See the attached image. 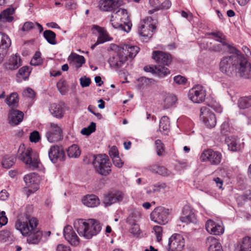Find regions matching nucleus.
<instances>
[{"instance_id": "aec40b11", "label": "nucleus", "mask_w": 251, "mask_h": 251, "mask_svg": "<svg viewBox=\"0 0 251 251\" xmlns=\"http://www.w3.org/2000/svg\"><path fill=\"white\" fill-rule=\"evenodd\" d=\"M152 58L157 63L163 65H168L172 61V57L169 53L159 50L153 52Z\"/></svg>"}, {"instance_id": "13d9d810", "label": "nucleus", "mask_w": 251, "mask_h": 251, "mask_svg": "<svg viewBox=\"0 0 251 251\" xmlns=\"http://www.w3.org/2000/svg\"><path fill=\"white\" fill-rule=\"evenodd\" d=\"M223 46H224L222 44H212V45L210 46V48H209V50L215 52H220L223 50Z\"/></svg>"}, {"instance_id": "49530a36", "label": "nucleus", "mask_w": 251, "mask_h": 251, "mask_svg": "<svg viewBox=\"0 0 251 251\" xmlns=\"http://www.w3.org/2000/svg\"><path fill=\"white\" fill-rule=\"evenodd\" d=\"M69 59H71L72 61L75 62L77 67H81L85 62V58L83 56L76 54H72L69 56Z\"/></svg>"}, {"instance_id": "37998d69", "label": "nucleus", "mask_w": 251, "mask_h": 251, "mask_svg": "<svg viewBox=\"0 0 251 251\" xmlns=\"http://www.w3.org/2000/svg\"><path fill=\"white\" fill-rule=\"evenodd\" d=\"M170 121L169 119L167 116H163L159 123V130L162 131H168L169 129Z\"/></svg>"}, {"instance_id": "0e129e2a", "label": "nucleus", "mask_w": 251, "mask_h": 251, "mask_svg": "<svg viewBox=\"0 0 251 251\" xmlns=\"http://www.w3.org/2000/svg\"><path fill=\"white\" fill-rule=\"evenodd\" d=\"M76 7V4L74 0H67L66 3V7L69 9H75Z\"/></svg>"}, {"instance_id": "680f3d73", "label": "nucleus", "mask_w": 251, "mask_h": 251, "mask_svg": "<svg viewBox=\"0 0 251 251\" xmlns=\"http://www.w3.org/2000/svg\"><path fill=\"white\" fill-rule=\"evenodd\" d=\"M80 85L82 87H86L91 83V79L88 77H81L80 78Z\"/></svg>"}, {"instance_id": "09e8293b", "label": "nucleus", "mask_w": 251, "mask_h": 251, "mask_svg": "<svg viewBox=\"0 0 251 251\" xmlns=\"http://www.w3.org/2000/svg\"><path fill=\"white\" fill-rule=\"evenodd\" d=\"M166 187V185L164 183H158L153 185L151 187L150 190L148 191V193L151 192H159L161 189H164Z\"/></svg>"}, {"instance_id": "79ce46f5", "label": "nucleus", "mask_w": 251, "mask_h": 251, "mask_svg": "<svg viewBox=\"0 0 251 251\" xmlns=\"http://www.w3.org/2000/svg\"><path fill=\"white\" fill-rule=\"evenodd\" d=\"M15 162V158L14 156L5 155L3 158L1 164L4 168L9 169L14 164Z\"/></svg>"}, {"instance_id": "72a5a7b5", "label": "nucleus", "mask_w": 251, "mask_h": 251, "mask_svg": "<svg viewBox=\"0 0 251 251\" xmlns=\"http://www.w3.org/2000/svg\"><path fill=\"white\" fill-rule=\"evenodd\" d=\"M30 73V70L29 67L24 66L19 69L18 74L16 75L17 80L18 82H21L23 80H26L28 79Z\"/></svg>"}, {"instance_id": "6ab92c4d", "label": "nucleus", "mask_w": 251, "mask_h": 251, "mask_svg": "<svg viewBox=\"0 0 251 251\" xmlns=\"http://www.w3.org/2000/svg\"><path fill=\"white\" fill-rule=\"evenodd\" d=\"M65 239L72 245L75 246L79 242V239L76 234L70 226H66L63 230Z\"/></svg>"}, {"instance_id": "7c9ffc66", "label": "nucleus", "mask_w": 251, "mask_h": 251, "mask_svg": "<svg viewBox=\"0 0 251 251\" xmlns=\"http://www.w3.org/2000/svg\"><path fill=\"white\" fill-rule=\"evenodd\" d=\"M14 12L15 9L13 7H9L4 10L0 14V21L8 23L12 22Z\"/></svg>"}, {"instance_id": "9d476101", "label": "nucleus", "mask_w": 251, "mask_h": 251, "mask_svg": "<svg viewBox=\"0 0 251 251\" xmlns=\"http://www.w3.org/2000/svg\"><path fill=\"white\" fill-rule=\"evenodd\" d=\"M222 159V153L212 149L204 150L201 154L200 159L202 162L208 161L210 164L217 165L219 164Z\"/></svg>"}, {"instance_id": "bb28decb", "label": "nucleus", "mask_w": 251, "mask_h": 251, "mask_svg": "<svg viewBox=\"0 0 251 251\" xmlns=\"http://www.w3.org/2000/svg\"><path fill=\"white\" fill-rule=\"evenodd\" d=\"M24 113L17 110H11L9 113V120L11 124L17 125L23 120Z\"/></svg>"}, {"instance_id": "473e14b6", "label": "nucleus", "mask_w": 251, "mask_h": 251, "mask_svg": "<svg viewBox=\"0 0 251 251\" xmlns=\"http://www.w3.org/2000/svg\"><path fill=\"white\" fill-rule=\"evenodd\" d=\"M50 114L57 118H62L64 114V109L62 105L56 103H53L50 108Z\"/></svg>"}, {"instance_id": "ddd939ff", "label": "nucleus", "mask_w": 251, "mask_h": 251, "mask_svg": "<svg viewBox=\"0 0 251 251\" xmlns=\"http://www.w3.org/2000/svg\"><path fill=\"white\" fill-rule=\"evenodd\" d=\"M206 93L201 85H197L191 89L188 93L189 99L195 103H201L205 99Z\"/></svg>"}, {"instance_id": "de8ad7c7", "label": "nucleus", "mask_w": 251, "mask_h": 251, "mask_svg": "<svg viewBox=\"0 0 251 251\" xmlns=\"http://www.w3.org/2000/svg\"><path fill=\"white\" fill-rule=\"evenodd\" d=\"M42 63V59L41 57V53L36 51L32 58L30 64L33 66H38Z\"/></svg>"}, {"instance_id": "a18cd8bd", "label": "nucleus", "mask_w": 251, "mask_h": 251, "mask_svg": "<svg viewBox=\"0 0 251 251\" xmlns=\"http://www.w3.org/2000/svg\"><path fill=\"white\" fill-rule=\"evenodd\" d=\"M215 37V40L220 42L223 46H228V45L226 42V38L225 36L221 32H213L209 33Z\"/></svg>"}, {"instance_id": "c756f323", "label": "nucleus", "mask_w": 251, "mask_h": 251, "mask_svg": "<svg viewBox=\"0 0 251 251\" xmlns=\"http://www.w3.org/2000/svg\"><path fill=\"white\" fill-rule=\"evenodd\" d=\"M82 202L83 204L89 207H95L100 204L99 198L94 195H87L83 198Z\"/></svg>"}, {"instance_id": "a211bd4d", "label": "nucleus", "mask_w": 251, "mask_h": 251, "mask_svg": "<svg viewBox=\"0 0 251 251\" xmlns=\"http://www.w3.org/2000/svg\"><path fill=\"white\" fill-rule=\"evenodd\" d=\"M123 3L122 0H100L99 2L100 8L103 11L115 10Z\"/></svg>"}, {"instance_id": "4c0bfd02", "label": "nucleus", "mask_w": 251, "mask_h": 251, "mask_svg": "<svg viewBox=\"0 0 251 251\" xmlns=\"http://www.w3.org/2000/svg\"><path fill=\"white\" fill-rule=\"evenodd\" d=\"M43 36L49 44H56V34L53 31L50 30H46L43 32Z\"/></svg>"}, {"instance_id": "412c9836", "label": "nucleus", "mask_w": 251, "mask_h": 251, "mask_svg": "<svg viewBox=\"0 0 251 251\" xmlns=\"http://www.w3.org/2000/svg\"><path fill=\"white\" fill-rule=\"evenodd\" d=\"M126 60V56L123 54L119 50L116 55L109 58L108 62L111 67L119 68L122 66Z\"/></svg>"}, {"instance_id": "dca6fc26", "label": "nucleus", "mask_w": 251, "mask_h": 251, "mask_svg": "<svg viewBox=\"0 0 251 251\" xmlns=\"http://www.w3.org/2000/svg\"><path fill=\"white\" fill-rule=\"evenodd\" d=\"M28 191L34 193L39 189L38 176L35 173H31L25 175L24 178Z\"/></svg>"}, {"instance_id": "5fc2aeb1", "label": "nucleus", "mask_w": 251, "mask_h": 251, "mask_svg": "<svg viewBox=\"0 0 251 251\" xmlns=\"http://www.w3.org/2000/svg\"><path fill=\"white\" fill-rule=\"evenodd\" d=\"M40 136L38 131L34 130L30 133L29 140L31 142L37 143L40 140Z\"/></svg>"}, {"instance_id": "bf43d9fd", "label": "nucleus", "mask_w": 251, "mask_h": 251, "mask_svg": "<svg viewBox=\"0 0 251 251\" xmlns=\"http://www.w3.org/2000/svg\"><path fill=\"white\" fill-rule=\"evenodd\" d=\"M113 164L118 167L122 168L124 164V162L121 159L119 156H115L113 158H112Z\"/></svg>"}, {"instance_id": "9b49d317", "label": "nucleus", "mask_w": 251, "mask_h": 251, "mask_svg": "<svg viewBox=\"0 0 251 251\" xmlns=\"http://www.w3.org/2000/svg\"><path fill=\"white\" fill-rule=\"evenodd\" d=\"M169 210L159 206L155 208L151 214V220L160 225H165L168 221Z\"/></svg>"}, {"instance_id": "ea45409f", "label": "nucleus", "mask_w": 251, "mask_h": 251, "mask_svg": "<svg viewBox=\"0 0 251 251\" xmlns=\"http://www.w3.org/2000/svg\"><path fill=\"white\" fill-rule=\"evenodd\" d=\"M177 98L173 95H169L166 96L163 101V106L165 109L173 106L176 102Z\"/></svg>"}, {"instance_id": "f8f14e48", "label": "nucleus", "mask_w": 251, "mask_h": 251, "mask_svg": "<svg viewBox=\"0 0 251 251\" xmlns=\"http://www.w3.org/2000/svg\"><path fill=\"white\" fill-rule=\"evenodd\" d=\"M185 246V240L180 234L175 233L169 239L168 251H181Z\"/></svg>"}, {"instance_id": "c9c22d12", "label": "nucleus", "mask_w": 251, "mask_h": 251, "mask_svg": "<svg viewBox=\"0 0 251 251\" xmlns=\"http://www.w3.org/2000/svg\"><path fill=\"white\" fill-rule=\"evenodd\" d=\"M6 104L11 108H16L19 105V98L17 93L11 94L5 99Z\"/></svg>"}, {"instance_id": "4be33fe9", "label": "nucleus", "mask_w": 251, "mask_h": 251, "mask_svg": "<svg viewBox=\"0 0 251 251\" xmlns=\"http://www.w3.org/2000/svg\"><path fill=\"white\" fill-rule=\"evenodd\" d=\"M205 228L208 233L215 235L222 234L224 231V227L221 224L216 223L211 220L207 221Z\"/></svg>"}, {"instance_id": "a878e982", "label": "nucleus", "mask_w": 251, "mask_h": 251, "mask_svg": "<svg viewBox=\"0 0 251 251\" xmlns=\"http://www.w3.org/2000/svg\"><path fill=\"white\" fill-rule=\"evenodd\" d=\"M92 30L93 33H94L95 31L99 33V35L98 37L97 41L100 44H102L105 42L111 40V38L104 28L101 27L98 25H94L92 28Z\"/></svg>"}, {"instance_id": "052dcab7", "label": "nucleus", "mask_w": 251, "mask_h": 251, "mask_svg": "<svg viewBox=\"0 0 251 251\" xmlns=\"http://www.w3.org/2000/svg\"><path fill=\"white\" fill-rule=\"evenodd\" d=\"M131 227L129 228V232L130 233L133 235H138L140 234V227L138 224H134L130 226Z\"/></svg>"}, {"instance_id": "c03bdc74", "label": "nucleus", "mask_w": 251, "mask_h": 251, "mask_svg": "<svg viewBox=\"0 0 251 251\" xmlns=\"http://www.w3.org/2000/svg\"><path fill=\"white\" fill-rule=\"evenodd\" d=\"M1 35V46L2 49H8L11 45V40L9 37L4 33H0Z\"/></svg>"}, {"instance_id": "3c124183", "label": "nucleus", "mask_w": 251, "mask_h": 251, "mask_svg": "<svg viewBox=\"0 0 251 251\" xmlns=\"http://www.w3.org/2000/svg\"><path fill=\"white\" fill-rule=\"evenodd\" d=\"M155 144L156 148L157 154L159 156L163 155L164 149L161 141L159 139L156 140L155 141Z\"/></svg>"}, {"instance_id": "f03ea898", "label": "nucleus", "mask_w": 251, "mask_h": 251, "mask_svg": "<svg viewBox=\"0 0 251 251\" xmlns=\"http://www.w3.org/2000/svg\"><path fill=\"white\" fill-rule=\"evenodd\" d=\"M74 226L79 235L87 239L92 238L101 230L100 223L95 219H77L74 222Z\"/></svg>"}, {"instance_id": "603ef678", "label": "nucleus", "mask_w": 251, "mask_h": 251, "mask_svg": "<svg viewBox=\"0 0 251 251\" xmlns=\"http://www.w3.org/2000/svg\"><path fill=\"white\" fill-rule=\"evenodd\" d=\"M153 229L155 232L157 241L158 242L161 241L162 235V227L159 226H153Z\"/></svg>"}, {"instance_id": "f257e3e1", "label": "nucleus", "mask_w": 251, "mask_h": 251, "mask_svg": "<svg viewBox=\"0 0 251 251\" xmlns=\"http://www.w3.org/2000/svg\"><path fill=\"white\" fill-rule=\"evenodd\" d=\"M38 221L33 217H26L19 219L15 223V227L20 231L23 236L26 237L27 242L29 244H38L41 241L43 232L38 227Z\"/></svg>"}, {"instance_id": "5701e85b", "label": "nucleus", "mask_w": 251, "mask_h": 251, "mask_svg": "<svg viewBox=\"0 0 251 251\" xmlns=\"http://www.w3.org/2000/svg\"><path fill=\"white\" fill-rule=\"evenodd\" d=\"M183 216L180 217V220L183 223H189L194 222L196 216L191 207L188 205L183 207L182 210Z\"/></svg>"}, {"instance_id": "774afa93", "label": "nucleus", "mask_w": 251, "mask_h": 251, "mask_svg": "<svg viewBox=\"0 0 251 251\" xmlns=\"http://www.w3.org/2000/svg\"><path fill=\"white\" fill-rule=\"evenodd\" d=\"M57 251H71L70 247L63 244H59L56 248Z\"/></svg>"}, {"instance_id": "cd10ccee", "label": "nucleus", "mask_w": 251, "mask_h": 251, "mask_svg": "<svg viewBox=\"0 0 251 251\" xmlns=\"http://www.w3.org/2000/svg\"><path fill=\"white\" fill-rule=\"evenodd\" d=\"M21 65V59L20 56L16 54L11 55L9 59L8 62L5 63L6 69L11 70H16Z\"/></svg>"}, {"instance_id": "20e7f679", "label": "nucleus", "mask_w": 251, "mask_h": 251, "mask_svg": "<svg viewBox=\"0 0 251 251\" xmlns=\"http://www.w3.org/2000/svg\"><path fill=\"white\" fill-rule=\"evenodd\" d=\"M17 156L30 168L35 169L39 167L40 161L38 154L31 148H25L24 144L20 145Z\"/></svg>"}, {"instance_id": "a19ab883", "label": "nucleus", "mask_w": 251, "mask_h": 251, "mask_svg": "<svg viewBox=\"0 0 251 251\" xmlns=\"http://www.w3.org/2000/svg\"><path fill=\"white\" fill-rule=\"evenodd\" d=\"M169 69L164 66H155V75L160 77H163L170 74Z\"/></svg>"}, {"instance_id": "6e6d98bb", "label": "nucleus", "mask_w": 251, "mask_h": 251, "mask_svg": "<svg viewBox=\"0 0 251 251\" xmlns=\"http://www.w3.org/2000/svg\"><path fill=\"white\" fill-rule=\"evenodd\" d=\"M34 27L35 24L31 22H26L24 24L21 30L23 31H28L33 29Z\"/></svg>"}, {"instance_id": "8fccbe9b", "label": "nucleus", "mask_w": 251, "mask_h": 251, "mask_svg": "<svg viewBox=\"0 0 251 251\" xmlns=\"http://www.w3.org/2000/svg\"><path fill=\"white\" fill-rule=\"evenodd\" d=\"M57 87L62 95H65L67 93L68 88L65 81L59 80L57 83Z\"/></svg>"}, {"instance_id": "69168bd1", "label": "nucleus", "mask_w": 251, "mask_h": 251, "mask_svg": "<svg viewBox=\"0 0 251 251\" xmlns=\"http://www.w3.org/2000/svg\"><path fill=\"white\" fill-rule=\"evenodd\" d=\"M200 48L202 50H209L210 46L212 45V43L203 41L199 44Z\"/></svg>"}, {"instance_id": "f704fd0d", "label": "nucleus", "mask_w": 251, "mask_h": 251, "mask_svg": "<svg viewBox=\"0 0 251 251\" xmlns=\"http://www.w3.org/2000/svg\"><path fill=\"white\" fill-rule=\"evenodd\" d=\"M148 169L151 172L157 174L159 175L168 176L170 172L165 167L158 166L156 164L152 165L149 167Z\"/></svg>"}, {"instance_id": "0eeeda50", "label": "nucleus", "mask_w": 251, "mask_h": 251, "mask_svg": "<svg viewBox=\"0 0 251 251\" xmlns=\"http://www.w3.org/2000/svg\"><path fill=\"white\" fill-rule=\"evenodd\" d=\"M211 107L215 111L221 113L222 108L219 105H208V106H202L201 108L200 117L202 119L205 126L208 127L212 128L215 127L216 124V118L215 115L212 112L209 107Z\"/></svg>"}, {"instance_id": "2f4dec72", "label": "nucleus", "mask_w": 251, "mask_h": 251, "mask_svg": "<svg viewBox=\"0 0 251 251\" xmlns=\"http://www.w3.org/2000/svg\"><path fill=\"white\" fill-rule=\"evenodd\" d=\"M238 105L241 109H247L245 113L251 112V96L240 98L238 101Z\"/></svg>"}, {"instance_id": "c85d7f7f", "label": "nucleus", "mask_w": 251, "mask_h": 251, "mask_svg": "<svg viewBox=\"0 0 251 251\" xmlns=\"http://www.w3.org/2000/svg\"><path fill=\"white\" fill-rule=\"evenodd\" d=\"M206 244L208 247V251H223L222 247L218 240L213 236L207 238Z\"/></svg>"}, {"instance_id": "393cba45", "label": "nucleus", "mask_w": 251, "mask_h": 251, "mask_svg": "<svg viewBox=\"0 0 251 251\" xmlns=\"http://www.w3.org/2000/svg\"><path fill=\"white\" fill-rule=\"evenodd\" d=\"M120 50L123 54L126 56L127 59L128 56L131 58H134L139 51L140 48L136 46L124 45Z\"/></svg>"}, {"instance_id": "338daca9", "label": "nucleus", "mask_w": 251, "mask_h": 251, "mask_svg": "<svg viewBox=\"0 0 251 251\" xmlns=\"http://www.w3.org/2000/svg\"><path fill=\"white\" fill-rule=\"evenodd\" d=\"M126 222L130 226L137 224V220L136 219V217L134 216L133 214L130 215L126 219Z\"/></svg>"}, {"instance_id": "4d7b16f0", "label": "nucleus", "mask_w": 251, "mask_h": 251, "mask_svg": "<svg viewBox=\"0 0 251 251\" xmlns=\"http://www.w3.org/2000/svg\"><path fill=\"white\" fill-rule=\"evenodd\" d=\"M174 81L177 84L184 85L186 83L187 79L180 75H177L174 77Z\"/></svg>"}, {"instance_id": "e2e57ef3", "label": "nucleus", "mask_w": 251, "mask_h": 251, "mask_svg": "<svg viewBox=\"0 0 251 251\" xmlns=\"http://www.w3.org/2000/svg\"><path fill=\"white\" fill-rule=\"evenodd\" d=\"M8 222V219L5 216V212L3 211L1 212V216H0V225L1 226L5 225Z\"/></svg>"}, {"instance_id": "39448f33", "label": "nucleus", "mask_w": 251, "mask_h": 251, "mask_svg": "<svg viewBox=\"0 0 251 251\" xmlns=\"http://www.w3.org/2000/svg\"><path fill=\"white\" fill-rule=\"evenodd\" d=\"M111 23L115 28H119L128 32L131 28L132 24L129 20L126 10L119 9L111 15Z\"/></svg>"}, {"instance_id": "58836bf2", "label": "nucleus", "mask_w": 251, "mask_h": 251, "mask_svg": "<svg viewBox=\"0 0 251 251\" xmlns=\"http://www.w3.org/2000/svg\"><path fill=\"white\" fill-rule=\"evenodd\" d=\"M239 251H251V237L246 236L242 239Z\"/></svg>"}, {"instance_id": "4468645a", "label": "nucleus", "mask_w": 251, "mask_h": 251, "mask_svg": "<svg viewBox=\"0 0 251 251\" xmlns=\"http://www.w3.org/2000/svg\"><path fill=\"white\" fill-rule=\"evenodd\" d=\"M236 74L242 77L251 79V63L243 54L240 59Z\"/></svg>"}, {"instance_id": "b1692460", "label": "nucleus", "mask_w": 251, "mask_h": 251, "mask_svg": "<svg viewBox=\"0 0 251 251\" xmlns=\"http://www.w3.org/2000/svg\"><path fill=\"white\" fill-rule=\"evenodd\" d=\"M228 149L232 151H238L241 149L239 138L235 136L226 137L225 140Z\"/></svg>"}, {"instance_id": "7ed1b4c3", "label": "nucleus", "mask_w": 251, "mask_h": 251, "mask_svg": "<svg viewBox=\"0 0 251 251\" xmlns=\"http://www.w3.org/2000/svg\"><path fill=\"white\" fill-rule=\"evenodd\" d=\"M234 54L223 57L220 62V69L228 76L236 74L242 54L235 48H232Z\"/></svg>"}, {"instance_id": "e433bc0d", "label": "nucleus", "mask_w": 251, "mask_h": 251, "mask_svg": "<svg viewBox=\"0 0 251 251\" xmlns=\"http://www.w3.org/2000/svg\"><path fill=\"white\" fill-rule=\"evenodd\" d=\"M68 156L70 158H77L81 154L79 147L76 144L70 146L67 151Z\"/></svg>"}, {"instance_id": "1a4fd4ad", "label": "nucleus", "mask_w": 251, "mask_h": 251, "mask_svg": "<svg viewBox=\"0 0 251 251\" xmlns=\"http://www.w3.org/2000/svg\"><path fill=\"white\" fill-rule=\"evenodd\" d=\"M46 136L50 143L59 142L63 138L62 129L57 124L50 123Z\"/></svg>"}, {"instance_id": "f3484780", "label": "nucleus", "mask_w": 251, "mask_h": 251, "mask_svg": "<svg viewBox=\"0 0 251 251\" xmlns=\"http://www.w3.org/2000/svg\"><path fill=\"white\" fill-rule=\"evenodd\" d=\"M124 198V194L121 191L109 193L105 195L103 202L105 205H111V204L121 202Z\"/></svg>"}, {"instance_id": "864d4df0", "label": "nucleus", "mask_w": 251, "mask_h": 251, "mask_svg": "<svg viewBox=\"0 0 251 251\" xmlns=\"http://www.w3.org/2000/svg\"><path fill=\"white\" fill-rule=\"evenodd\" d=\"M171 2L169 0H165L158 6L155 7L154 10L158 11L159 10H165L169 9L171 6Z\"/></svg>"}, {"instance_id": "423d86ee", "label": "nucleus", "mask_w": 251, "mask_h": 251, "mask_svg": "<svg viewBox=\"0 0 251 251\" xmlns=\"http://www.w3.org/2000/svg\"><path fill=\"white\" fill-rule=\"evenodd\" d=\"M89 157L92 159V163L97 173L103 176H107L110 174L111 172V164L107 155H92Z\"/></svg>"}, {"instance_id": "2eb2a0df", "label": "nucleus", "mask_w": 251, "mask_h": 251, "mask_svg": "<svg viewBox=\"0 0 251 251\" xmlns=\"http://www.w3.org/2000/svg\"><path fill=\"white\" fill-rule=\"evenodd\" d=\"M48 155L50 159L53 163L57 161H64L66 159L65 153L61 147L57 145L51 146L49 151Z\"/></svg>"}, {"instance_id": "6e6552de", "label": "nucleus", "mask_w": 251, "mask_h": 251, "mask_svg": "<svg viewBox=\"0 0 251 251\" xmlns=\"http://www.w3.org/2000/svg\"><path fill=\"white\" fill-rule=\"evenodd\" d=\"M151 17H147L143 19L138 27V33L145 39H149L152 37L153 32L156 29L154 25L155 22L153 21Z\"/></svg>"}]
</instances>
